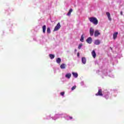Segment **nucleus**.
I'll return each mask as SVG.
<instances>
[{
	"instance_id": "11",
	"label": "nucleus",
	"mask_w": 124,
	"mask_h": 124,
	"mask_svg": "<svg viewBox=\"0 0 124 124\" xmlns=\"http://www.w3.org/2000/svg\"><path fill=\"white\" fill-rule=\"evenodd\" d=\"M66 66V65H65V64L62 63L61 65L60 68H61V69H64Z\"/></svg>"
},
{
	"instance_id": "19",
	"label": "nucleus",
	"mask_w": 124,
	"mask_h": 124,
	"mask_svg": "<svg viewBox=\"0 0 124 124\" xmlns=\"http://www.w3.org/2000/svg\"><path fill=\"white\" fill-rule=\"evenodd\" d=\"M46 32L47 33H51V29H50V28H47V30H46Z\"/></svg>"
},
{
	"instance_id": "5",
	"label": "nucleus",
	"mask_w": 124,
	"mask_h": 124,
	"mask_svg": "<svg viewBox=\"0 0 124 124\" xmlns=\"http://www.w3.org/2000/svg\"><path fill=\"white\" fill-rule=\"evenodd\" d=\"M86 42L89 44H92V43L93 42V39L92 37H89L88 38H87L86 40Z\"/></svg>"
},
{
	"instance_id": "26",
	"label": "nucleus",
	"mask_w": 124,
	"mask_h": 124,
	"mask_svg": "<svg viewBox=\"0 0 124 124\" xmlns=\"http://www.w3.org/2000/svg\"><path fill=\"white\" fill-rule=\"evenodd\" d=\"M79 53H78V57H79Z\"/></svg>"
},
{
	"instance_id": "22",
	"label": "nucleus",
	"mask_w": 124,
	"mask_h": 124,
	"mask_svg": "<svg viewBox=\"0 0 124 124\" xmlns=\"http://www.w3.org/2000/svg\"><path fill=\"white\" fill-rule=\"evenodd\" d=\"M76 89V86H74L72 88V91L75 90Z\"/></svg>"
},
{
	"instance_id": "17",
	"label": "nucleus",
	"mask_w": 124,
	"mask_h": 124,
	"mask_svg": "<svg viewBox=\"0 0 124 124\" xmlns=\"http://www.w3.org/2000/svg\"><path fill=\"white\" fill-rule=\"evenodd\" d=\"M72 74L75 78H77V77H78V74L77 73H72Z\"/></svg>"
},
{
	"instance_id": "21",
	"label": "nucleus",
	"mask_w": 124,
	"mask_h": 124,
	"mask_svg": "<svg viewBox=\"0 0 124 124\" xmlns=\"http://www.w3.org/2000/svg\"><path fill=\"white\" fill-rule=\"evenodd\" d=\"M82 46H83V45L82 44H79L78 46V49H81Z\"/></svg>"
},
{
	"instance_id": "23",
	"label": "nucleus",
	"mask_w": 124,
	"mask_h": 124,
	"mask_svg": "<svg viewBox=\"0 0 124 124\" xmlns=\"http://www.w3.org/2000/svg\"><path fill=\"white\" fill-rule=\"evenodd\" d=\"M60 94L61 95H62V96H63L64 95V92H61Z\"/></svg>"
},
{
	"instance_id": "14",
	"label": "nucleus",
	"mask_w": 124,
	"mask_h": 124,
	"mask_svg": "<svg viewBox=\"0 0 124 124\" xmlns=\"http://www.w3.org/2000/svg\"><path fill=\"white\" fill-rule=\"evenodd\" d=\"M87 62V60H86V58L85 57H82V62L85 64Z\"/></svg>"
},
{
	"instance_id": "16",
	"label": "nucleus",
	"mask_w": 124,
	"mask_h": 124,
	"mask_svg": "<svg viewBox=\"0 0 124 124\" xmlns=\"http://www.w3.org/2000/svg\"><path fill=\"white\" fill-rule=\"evenodd\" d=\"M62 62V59H61V58H58L56 59V62H57V63H60V62Z\"/></svg>"
},
{
	"instance_id": "18",
	"label": "nucleus",
	"mask_w": 124,
	"mask_h": 124,
	"mask_svg": "<svg viewBox=\"0 0 124 124\" xmlns=\"http://www.w3.org/2000/svg\"><path fill=\"white\" fill-rule=\"evenodd\" d=\"M80 41L81 42H84V36L83 35H81Z\"/></svg>"
},
{
	"instance_id": "7",
	"label": "nucleus",
	"mask_w": 124,
	"mask_h": 124,
	"mask_svg": "<svg viewBox=\"0 0 124 124\" xmlns=\"http://www.w3.org/2000/svg\"><path fill=\"white\" fill-rule=\"evenodd\" d=\"M106 15L108 16V18L109 21H112V18H111V15L110 14V13L107 12Z\"/></svg>"
},
{
	"instance_id": "24",
	"label": "nucleus",
	"mask_w": 124,
	"mask_h": 124,
	"mask_svg": "<svg viewBox=\"0 0 124 124\" xmlns=\"http://www.w3.org/2000/svg\"><path fill=\"white\" fill-rule=\"evenodd\" d=\"M120 14L121 15H123V12H121Z\"/></svg>"
},
{
	"instance_id": "8",
	"label": "nucleus",
	"mask_w": 124,
	"mask_h": 124,
	"mask_svg": "<svg viewBox=\"0 0 124 124\" xmlns=\"http://www.w3.org/2000/svg\"><path fill=\"white\" fill-rule=\"evenodd\" d=\"M92 55L94 59H95V57H96V53H95V51L94 50L92 52Z\"/></svg>"
},
{
	"instance_id": "10",
	"label": "nucleus",
	"mask_w": 124,
	"mask_h": 124,
	"mask_svg": "<svg viewBox=\"0 0 124 124\" xmlns=\"http://www.w3.org/2000/svg\"><path fill=\"white\" fill-rule=\"evenodd\" d=\"M118 32H114L113 35V39H116L118 36Z\"/></svg>"
},
{
	"instance_id": "6",
	"label": "nucleus",
	"mask_w": 124,
	"mask_h": 124,
	"mask_svg": "<svg viewBox=\"0 0 124 124\" xmlns=\"http://www.w3.org/2000/svg\"><path fill=\"white\" fill-rule=\"evenodd\" d=\"M93 33H94V30L93 28H91L90 29V34L91 36H93Z\"/></svg>"
},
{
	"instance_id": "3",
	"label": "nucleus",
	"mask_w": 124,
	"mask_h": 124,
	"mask_svg": "<svg viewBox=\"0 0 124 124\" xmlns=\"http://www.w3.org/2000/svg\"><path fill=\"white\" fill-rule=\"evenodd\" d=\"M101 34V33H100L98 30H95L94 32V36L95 37H97V36L100 35Z\"/></svg>"
},
{
	"instance_id": "27",
	"label": "nucleus",
	"mask_w": 124,
	"mask_h": 124,
	"mask_svg": "<svg viewBox=\"0 0 124 124\" xmlns=\"http://www.w3.org/2000/svg\"><path fill=\"white\" fill-rule=\"evenodd\" d=\"M75 51H77V50H76V49H75Z\"/></svg>"
},
{
	"instance_id": "13",
	"label": "nucleus",
	"mask_w": 124,
	"mask_h": 124,
	"mask_svg": "<svg viewBox=\"0 0 124 124\" xmlns=\"http://www.w3.org/2000/svg\"><path fill=\"white\" fill-rule=\"evenodd\" d=\"M43 29V33H45L46 31V25H44L42 27Z\"/></svg>"
},
{
	"instance_id": "15",
	"label": "nucleus",
	"mask_w": 124,
	"mask_h": 124,
	"mask_svg": "<svg viewBox=\"0 0 124 124\" xmlns=\"http://www.w3.org/2000/svg\"><path fill=\"white\" fill-rule=\"evenodd\" d=\"M72 11H73L72 9H70L68 13L67 14V16H70V15H71V12H72Z\"/></svg>"
},
{
	"instance_id": "1",
	"label": "nucleus",
	"mask_w": 124,
	"mask_h": 124,
	"mask_svg": "<svg viewBox=\"0 0 124 124\" xmlns=\"http://www.w3.org/2000/svg\"><path fill=\"white\" fill-rule=\"evenodd\" d=\"M89 20L91 23H93L94 25H97L98 24V20L97 18L94 17H91L89 18Z\"/></svg>"
},
{
	"instance_id": "9",
	"label": "nucleus",
	"mask_w": 124,
	"mask_h": 124,
	"mask_svg": "<svg viewBox=\"0 0 124 124\" xmlns=\"http://www.w3.org/2000/svg\"><path fill=\"white\" fill-rule=\"evenodd\" d=\"M94 43L95 45H99L100 44V41L99 40H95Z\"/></svg>"
},
{
	"instance_id": "4",
	"label": "nucleus",
	"mask_w": 124,
	"mask_h": 124,
	"mask_svg": "<svg viewBox=\"0 0 124 124\" xmlns=\"http://www.w3.org/2000/svg\"><path fill=\"white\" fill-rule=\"evenodd\" d=\"M95 95H96V96H98V95L102 96V95H103V94H102V90L99 89L98 93L95 94Z\"/></svg>"
},
{
	"instance_id": "20",
	"label": "nucleus",
	"mask_w": 124,
	"mask_h": 124,
	"mask_svg": "<svg viewBox=\"0 0 124 124\" xmlns=\"http://www.w3.org/2000/svg\"><path fill=\"white\" fill-rule=\"evenodd\" d=\"M49 58L51 59V60H53L55 58V55L53 54H49Z\"/></svg>"
},
{
	"instance_id": "25",
	"label": "nucleus",
	"mask_w": 124,
	"mask_h": 124,
	"mask_svg": "<svg viewBox=\"0 0 124 124\" xmlns=\"http://www.w3.org/2000/svg\"><path fill=\"white\" fill-rule=\"evenodd\" d=\"M70 119L71 120L73 119L72 117H70Z\"/></svg>"
},
{
	"instance_id": "2",
	"label": "nucleus",
	"mask_w": 124,
	"mask_h": 124,
	"mask_svg": "<svg viewBox=\"0 0 124 124\" xmlns=\"http://www.w3.org/2000/svg\"><path fill=\"white\" fill-rule=\"evenodd\" d=\"M61 29V24L60 22H59L57 24V26H55L54 29V31H59Z\"/></svg>"
},
{
	"instance_id": "12",
	"label": "nucleus",
	"mask_w": 124,
	"mask_h": 124,
	"mask_svg": "<svg viewBox=\"0 0 124 124\" xmlns=\"http://www.w3.org/2000/svg\"><path fill=\"white\" fill-rule=\"evenodd\" d=\"M65 77H66V78H67L68 79H70V77H71V74L68 73V74H66Z\"/></svg>"
}]
</instances>
